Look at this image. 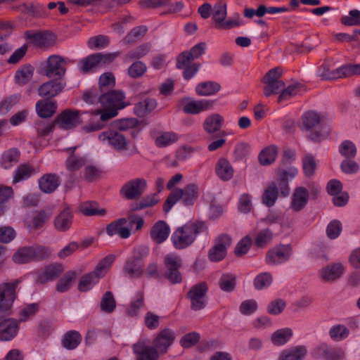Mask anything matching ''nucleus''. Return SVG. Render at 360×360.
<instances>
[{
  "label": "nucleus",
  "mask_w": 360,
  "mask_h": 360,
  "mask_svg": "<svg viewBox=\"0 0 360 360\" xmlns=\"http://www.w3.org/2000/svg\"><path fill=\"white\" fill-rule=\"evenodd\" d=\"M115 83V77L111 73H104L99 78V91L96 88L91 89L83 95V99L87 104L99 105L95 110L91 111V114H100L101 120L104 122L117 116L119 110L129 105L124 101L125 96L122 91L107 92L114 86Z\"/></svg>",
  "instance_id": "obj_1"
},
{
  "label": "nucleus",
  "mask_w": 360,
  "mask_h": 360,
  "mask_svg": "<svg viewBox=\"0 0 360 360\" xmlns=\"http://www.w3.org/2000/svg\"><path fill=\"white\" fill-rule=\"evenodd\" d=\"M205 230L206 226L202 222L188 223L176 229L171 240L176 249H184L194 242L198 234Z\"/></svg>",
  "instance_id": "obj_2"
},
{
  "label": "nucleus",
  "mask_w": 360,
  "mask_h": 360,
  "mask_svg": "<svg viewBox=\"0 0 360 360\" xmlns=\"http://www.w3.org/2000/svg\"><path fill=\"white\" fill-rule=\"evenodd\" d=\"M319 124L320 125L318 129L309 135V139L315 142H319L327 138L330 131V127L323 123V117L316 112L308 111L302 115L300 126L302 130L309 131Z\"/></svg>",
  "instance_id": "obj_3"
},
{
  "label": "nucleus",
  "mask_w": 360,
  "mask_h": 360,
  "mask_svg": "<svg viewBox=\"0 0 360 360\" xmlns=\"http://www.w3.org/2000/svg\"><path fill=\"white\" fill-rule=\"evenodd\" d=\"M227 5L220 1L216 3L212 8V18L214 26L217 29L230 30L234 27L243 26L245 22L238 13H235L226 19Z\"/></svg>",
  "instance_id": "obj_4"
},
{
  "label": "nucleus",
  "mask_w": 360,
  "mask_h": 360,
  "mask_svg": "<svg viewBox=\"0 0 360 360\" xmlns=\"http://www.w3.org/2000/svg\"><path fill=\"white\" fill-rule=\"evenodd\" d=\"M198 195V188L195 184L187 185L184 189L174 188L167 198L163 210L169 212L172 207L180 200H182L185 205H191L194 203Z\"/></svg>",
  "instance_id": "obj_5"
},
{
  "label": "nucleus",
  "mask_w": 360,
  "mask_h": 360,
  "mask_svg": "<svg viewBox=\"0 0 360 360\" xmlns=\"http://www.w3.org/2000/svg\"><path fill=\"white\" fill-rule=\"evenodd\" d=\"M148 253L146 247H137L133 250V255L129 258L124 266V273L130 278L140 277L143 272L142 259Z\"/></svg>",
  "instance_id": "obj_6"
},
{
  "label": "nucleus",
  "mask_w": 360,
  "mask_h": 360,
  "mask_svg": "<svg viewBox=\"0 0 360 360\" xmlns=\"http://www.w3.org/2000/svg\"><path fill=\"white\" fill-rule=\"evenodd\" d=\"M50 250L45 247L35 245L19 249L13 256L15 263L25 264L36 259H42L50 255Z\"/></svg>",
  "instance_id": "obj_7"
},
{
  "label": "nucleus",
  "mask_w": 360,
  "mask_h": 360,
  "mask_svg": "<svg viewBox=\"0 0 360 360\" xmlns=\"http://www.w3.org/2000/svg\"><path fill=\"white\" fill-rule=\"evenodd\" d=\"M68 61V58L58 55H52L45 62L42 68V72L49 78L63 79Z\"/></svg>",
  "instance_id": "obj_8"
},
{
  "label": "nucleus",
  "mask_w": 360,
  "mask_h": 360,
  "mask_svg": "<svg viewBox=\"0 0 360 360\" xmlns=\"http://www.w3.org/2000/svg\"><path fill=\"white\" fill-rule=\"evenodd\" d=\"M117 55V53H93L81 59L77 63V68L82 72H89L95 68L112 62Z\"/></svg>",
  "instance_id": "obj_9"
},
{
  "label": "nucleus",
  "mask_w": 360,
  "mask_h": 360,
  "mask_svg": "<svg viewBox=\"0 0 360 360\" xmlns=\"http://www.w3.org/2000/svg\"><path fill=\"white\" fill-rule=\"evenodd\" d=\"M214 101L209 99H195L192 97H184L179 101V107L184 112L197 115L213 108Z\"/></svg>",
  "instance_id": "obj_10"
},
{
  "label": "nucleus",
  "mask_w": 360,
  "mask_h": 360,
  "mask_svg": "<svg viewBox=\"0 0 360 360\" xmlns=\"http://www.w3.org/2000/svg\"><path fill=\"white\" fill-rule=\"evenodd\" d=\"M293 250L290 244H279L269 250L265 262L269 266H277L288 262L292 255Z\"/></svg>",
  "instance_id": "obj_11"
},
{
  "label": "nucleus",
  "mask_w": 360,
  "mask_h": 360,
  "mask_svg": "<svg viewBox=\"0 0 360 360\" xmlns=\"http://www.w3.org/2000/svg\"><path fill=\"white\" fill-rule=\"evenodd\" d=\"M98 140L104 145H108L119 151L129 150V142L125 136L120 131L112 127L108 131L101 133Z\"/></svg>",
  "instance_id": "obj_12"
},
{
  "label": "nucleus",
  "mask_w": 360,
  "mask_h": 360,
  "mask_svg": "<svg viewBox=\"0 0 360 360\" xmlns=\"http://www.w3.org/2000/svg\"><path fill=\"white\" fill-rule=\"evenodd\" d=\"M17 283L0 284V316L8 311L16 297Z\"/></svg>",
  "instance_id": "obj_13"
},
{
  "label": "nucleus",
  "mask_w": 360,
  "mask_h": 360,
  "mask_svg": "<svg viewBox=\"0 0 360 360\" xmlns=\"http://www.w3.org/2000/svg\"><path fill=\"white\" fill-rule=\"evenodd\" d=\"M281 74L282 72L278 68H273L267 72L263 80L265 84L264 94L266 96L278 94L283 89L284 83L279 79Z\"/></svg>",
  "instance_id": "obj_14"
},
{
  "label": "nucleus",
  "mask_w": 360,
  "mask_h": 360,
  "mask_svg": "<svg viewBox=\"0 0 360 360\" xmlns=\"http://www.w3.org/2000/svg\"><path fill=\"white\" fill-rule=\"evenodd\" d=\"M231 245V239L228 235L219 236L214 245L211 248L208 252V258L212 262H219L226 255L227 249Z\"/></svg>",
  "instance_id": "obj_15"
},
{
  "label": "nucleus",
  "mask_w": 360,
  "mask_h": 360,
  "mask_svg": "<svg viewBox=\"0 0 360 360\" xmlns=\"http://www.w3.org/2000/svg\"><path fill=\"white\" fill-rule=\"evenodd\" d=\"M165 266L167 269L166 277L172 283H179L181 281V275L179 269L181 265L180 257L175 254H168L165 258Z\"/></svg>",
  "instance_id": "obj_16"
},
{
  "label": "nucleus",
  "mask_w": 360,
  "mask_h": 360,
  "mask_svg": "<svg viewBox=\"0 0 360 360\" xmlns=\"http://www.w3.org/2000/svg\"><path fill=\"white\" fill-rule=\"evenodd\" d=\"M345 270V266L342 263H330L320 269L318 275L323 282L331 283L340 278Z\"/></svg>",
  "instance_id": "obj_17"
},
{
  "label": "nucleus",
  "mask_w": 360,
  "mask_h": 360,
  "mask_svg": "<svg viewBox=\"0 0 360 360\" xmlns=\"http://www.w3.org/2000/svg\"><path fill=\"white\" fill-rule=\"evenodd\" d=\"M82 123L81 113L79 110H65L57 117L56 124L63 129L75 128Z\"/></svg>",
  "instance_id": "obj_18"
},
{
  "label": "nucleus",
  "mask_w": 360,
  "mask_h": 360,
  "mask_svg": "<svg viewBox=\"0 0 360 360\" xmlns=\"http://www.w3.org/2000/svg\"><path fill=\"white\" fill-rule=\"evenodd\" d=\"M207 286L205 283L194 285L188 292V296L191 300V307L194 310H200L205 307V294Z\"/></svg>",
  "instance_id": "obj_19"
},
{
  "label": "nucleus",
  "mask_w": 360,
  "mask_h": 360,
  "mask_svg": "<svg viewBox=\"0 0 360 360\" xmlns=\"http://www.w3.org/2000/svg\"><path fill=\"white\" fill-rule=\"evenodd\" d=\"M176 338L175 332L170 328L162 330L153 340V345L159 353H165Z\"/></svg>",
  "instance_id": "obj_20"
},
{
  "label": "nucleus",
  "mask_w": 360,
  "mask_h": 360,
  "mask_svg": "<svg viewBox=\"0 0 360 360\" xmlns=\"http://www.w3.org/2000/svg\"><path fill=\"white\" fill-rule=\"evenodd\" d=\"M146 187V181L143 179H136L125 184L122 189V195L127 199H134L140 195Z\"/></svg>",
  "instance_id": "obj_21"
},
{
  "label": "nucleus",
  "mask_w": 360,
  "mask_h": 360,
  "mask_svg": "<svg viewBox=\"0 0 360 360\" xmlns=\"http://www.w3.org/2000/svg\"><path fill=\"white\" fill-rule=\"evenodd\" d=\"M25 36L32 43L41 48L53 46L56 42V36L49 32H34L29 31L25 33Z\"/></svg>",
  "instance_id": "obj_22"
},
{
  "label": "nucleus",
  "mask_w": 360,
  "mask_h": 360,
  "mask_svg": "<svg viewBox=\"0 0 360 360\" xmlns=\"http://www.w3.org/2000/svg\"><path fill=\"white\" fill-rule=\"evenodd\" d=\"M63 271V266L59 264L46 266L36 272L35 281L38 283H45L58 276Z\"/></svg>",
  "instance_id": "obj_23"
},
{
  "label": "nucleus",
  "mask_w": 360,
  "mask_h": 360,
  "mask_svg": "<svg viewBox=\"0 0 360 360\" xmlns=\"http://www.w3.org/2000/svg\"><path fill=\"white\" fill-rule=\"evenodd\" d=\"M64 79H53L41 84L39 88V95L41 97H54L65 86Z\"/></svg>",
  "instance_id": "obj_24"
},
{
  "label": "nucleus",
  "mask_w": 360,
  "mask_h": 360,
  "mask_svg": "<svg viewBox=\"0 0 360 360\" xmlns=\"http://www.w3.org/2000/svg\"><path fill=\"white\" fill-rule=\"evenodd\" d=\"M133 351L136 360H158L159 352L155 347L146 345L143 342L134 345Z\"/></svg>",
  "instance_id": "obj_25"
},
{
  "label": "nucleus",
  "mask_w": 360,
  "mask_h": 360,
  "mask_svg": "<svg viewBox=\"0 0 360 360\" xmlns=\"http://www.w3.org/2000/svg\"><path fill=\"white\" fill-rule=\"evenodd\" d=\"M19 330L18 321L8 319L0 323V340L10 341L18 334Z\"/></svg>",
  "instance_id": "obj_26"
},
{
  "label": "nucleus",
  "mask_w": 360,
  "mask_h": 360,
  "mask_svg": "<svg viewBox=\"0 0 360 360\" xmlns=\"http://www.w3.org/2000/svg\"><path fill=\"white\" fill-rule=\"evenodd\" d=\"M298 174V170L295 167H290L286 169L278 171V179L276 181L281 186L280 190L283 195L289 193L288 182L294 179Z\"/></svg>",
  "instance_id": "obj_27"
},
{
  "label": "nucleus",
  "mask_w": 360,
  "mask_h": 360,
  "mask_svg": "<svg viewBox=\"0 0 360 360\" xmlns=\"http://www.w3.org/2000/svg\"><path fill=\"white\" fill-rule=\"evenodd\" d=\"M309 200V191L304 187H297L294 191L290 208L298 212L304 209Z\"/></svg>",
  "instance_id": "obj_28"
},
{
  "label": "nucleus",
  "mask_w": 360,
  "mask_h": 360,
  "mask_svg": "<svg viewBox=\"0 0 360 360\" xmlns=\"http://www.w3.org/2000/svg\"><path fill=\"white\" fill-rule=\"evenodd\" d=\"M307 354V349L305 346L297 345L281 352L278 360H304Z\"/></svg>",
  "instance_id": "obj_29"
},
{
  "label": "nucleus",
  "mask_w": 360,
  "mask_h": 360,
  "mask_svg": "<svg viewBox=\"0 0 360 360\" xmlns=\"http://www.w3.org/2000/svg\"><path fill=\"white\" fill-rule=\"evenodd\" d=\"M126 223V219H119L118 220H116L107 226L106 233L110 236L117 234L122 238H127L129 237L131 233L129 229L125 226Z\"/></svg>",
  "instance_id": "obj_30"
},
{
  "label": "nucleus",
  "mask_w": 360,
  "mask_h": 360,
  "mask_svg": "<svg viewBox=\"0 0 360 360\" xmlns=\"http://www.w3.org/2000/svg\"><path fill=\"white\" fill-rule=\"evenodd\" d=\"M169 233L170 228L169 225L163 221H159L153 226L150 236L156 243H162L167 239Z\"/></svg>",
  "instance_id": "obj_31"
},
{
  "label": "nucleus",
  "mask_w": 360,
  "mask_h": 360,
  "mask_svg": "<svg viewBox=\"0 0 360 360\" xmlns=\"http://www.w3.org/2000/svg\"><path fill=\"white\" fill-rule=\"evenodd\" d=\"M224 123V118L218 113H213L208 115L204 122L203 129L208 134H214L219 131Z\"/></svg>",
  "instance_id": "obj_32"
},
{
  "label": "nucleus",
  "mask_w": 360,
  "mask_h": 360,
  "mask_svg": "<svg viewBox=\"0 0 360 360\" xmlns=\"http://www.w3.org/2000/svg\"><path fill=\"white\" fill-rule=\"evenodd\" d=\"M215 172L217 176L223 181L230 180L234 173L233 168L229 161L223 158L217 161L215 166Z\"/></svg>",
  "instance_id": "obj_33"
},
{
  "label": "nucleus",
  "mask_w": 360,
  "mask_h": 360,
  "mask_svg": "<svg viewBox=\"0 0 360 360\" xmlns=\"http://www.w3.org/2000/svg\"><path fill=\"white\" fill-rule=\"evenodd\" d=\"M293 336L290 328L285 327L276 330L271 335V341L274 345L283 346L288 343Z\"/></svg>",
  "instance_id": "obj_34"
},
{
  "label": "nucleus",
  "mask_w": 360,
  "mask_h": 360,
  "mask_svg": "<svg viewBox=\"0 0 360 360\" xmlns=\"http://www.w3.org/2000/svg\"><path fill=\"white\" fill-rule=\"evenodd\" d=\"M59 186V179L56 175L47 174L39 180V186L46 193L53 192Z\"/></svg>",
  "instance_id": "obj_35"
},
{
  "label": "nucleus",
  "mask_w": 360,
  "mask_h": 360,
  "mask_svg": "<svg viewBox=\"0 0 360 360\" xmlns=\"http://www.w3.org/2000/svg\"><path fill=\"white\" fill-rule=\"evenodd\" d=\"M72 214L69 208L64 209L55 219L54 225L59 231L69 229L72 224Z\"/></svg>",
  "instance_id": "obj_36"
},
{
  "label": "nucleus",
  "mask_w": 360,
  "mask_h": 360,
  "mask_svg": "<svg viewBox=\"0 0 360 360\" xmlns=\"http://www.w3.org/2000/svg\"><path fill=\"white\" fill-rule=\"evenodd\" d=\"M220 89V84L212 81L201 82L195 86V92L200 96H212L219 92Z\"/></svg>",
  "instance_id": "obj_37"
},
{
  "label": "nucleus",
  "mask_w": 360,
  "mask_h": 360,
  "mask_svg": "<svg viewBox=\"0 0 360 360\" xmlns=\"http://www.w3.org/2000/svg\"><path fill=\"white\" fill-rule=\"evenodd\" d=\"M56 108V103L52 101L41 100L36 103L37 114L44 118L51 117L55 113Z\"/></svg>",
  "instance_id": "obj_38"
},
{
  "label": "nucleus",
  "mask_w": 360,
  "mask_h": 360,
  "mask_svg": "<svg viewBox=\"0 0 360 360\" xmlns=\"http://www.w3.org/2000/svg\"><path fill=\"white\" fill-rule=\"evenodd\" d=\"M20 153L17 149L11 148L5 151L0 158V165L5 169H8L15 165L19 160Z\"/></svg>",
  "instance_id": "obj_39"
},
{
  "label": "nucleus",
  "mask_w": 360,
  "mask_h": 360,
  "mask_svg": "<svg viewBox=\"0 0 360 360\" xmlns=\"http://www.w3.org/2000/svg\"><path fill=\"white\" fill-rule=\"evenodd\" d=\"M116 256L110 254L102 259L96 266L94 271H92L99 279L104 277L110 270L112 264L115 262Z\"/></svg>",
  "instance_id": "obj_40"
},
{
  "label": "nucleus",
  "mask_w": 360,
  "mask_h": 360,
  "mask_svg": "<svg viewBox=\"0 0 360 360\" xmlns=\"http://www.w3.org/2000/svg\"><path fill=\"white\" fill-rule=\"evenodd\" d=\"M179 139L177 134L173 131H163L158 133L155 137V143L158 148L167 147Z\"/></svg>",
  "instance_id": "obj_41"
},
{
  "label": "nucleus",
  "mask_w": 360,
  "mask_h": 360,
  "mask_svg": "<svg viewBox=\"0 0 360 360\" xmlns=\"http://www.w3.org/2000/svg\"><path fill=\"white\" fill-rule=\"evenodd\" d=\"M304 91V87L299 83H292L286 88L283 87L280 91L278 101L282 103L283 101L289 100L291 97L301 94Z\"/></svg>",
  "instance_id": "obj_42"
},
{
  "label": "nucleus",
  "mask_w": 360,
  "mask_h": 360,
  "mask_svg": "<svg viewBox=\"0 0 360 360\" xmlns=\"http://www.w3.org/2000/svg\"><path fill=\"white\" fill-rule=\"evenodd\" d=\"M50 215V213H46L45 211L34 213L32 217H28L26 219L28 229L32 230L41 228Z\"/></svg>",
  "instance_id": "obj_43"
},
{
  "label": "nucleus",
  "mask_w": 360,
  "mask_h": 360,
  "mask_svg": "<svg viewBox=\"0 0 360 360\" xmlns=\"http://www.w3.org/2000/svg\"><path fill=\"white\" fill-rule=\"evenodd\" d=\"M157 106V102L154 98H146L139 102L134 107V112L139 117H144L152 112Z\"/></svg>",
  "instance_id": "obj_44"
},
{
  "label": "nucleus",
  "mask_w": 360,
  "mask_h": 360,
  "mask_svg": "<svg viewBox=\"0 0 360 360\" xmlns=\"http://www.w3.org/2000/svg\"><path fill=\"white\" fill-rule=\"evenodd\" d=\"M100 279L92 271L83 275L78 283V290L80 292H87L99 282Z\"/></svg>",
  "instance_id": "obj_45"
},
{
  "label": "nucleus",
  "mask_w": 360,
  "mask_h": 360,
  "mask_svg": "<svg viewBox=\"0 0 360 360\" xmlns=\"http://www.w3.org/2000/svg\"><path fill=\"white\" fill-rule=\"evenodd\" d=\"M81 212L86 216H104L106 210L98 205L96 202H84L80 205Z\"/></svg>",
  "instance_id": "obj_46"
},
{
  "label": "nucleus",
  "mask_w": 360,
  "mask_h": 360,
  "mask_svg": "<svg viewBox=\"0 0 360 360\" xmlns=\"http://www.w3.org/2000/svg\"><path fill=\"white\" fill-rule=\"evenodd\" d=\"M13 196V190L11 186H0V215L8 208Z\"/></svg>",
  "instance_id": "obj_47"
},
{
  "label": "nucleus",
  "mask_w": 360,
  "mask_h": 360,
  "mask_svg": "<svg viewBox=\"0 0 360 360\" xmlns=\"http://www.w3.org/2000/svg\"><path fill=\"white\" fill-rule=\"evenodd\" d=\"M278 148L271 145L264 148L259 155V161L262 165H269L273 163L276 158Z\"/></svg>",
  "instance_id": "obj_48"
},
{
  "label": "nucleus",
  "mask_w": 360,
  "mask_h": 360,
  "mask_svg": "<svg viewBox=\"0 0 360 360\" xmlns=\"http://www.w3.org/2000/svg\"><path fill=\"white\" fill-rule=\"evenodd\" d=\"M278 186L281 187L279 184H278L276 181L271 183L267 188L265 190L264 194H263V202L269 206L271 207L274 205L276 202V200L278 198Z\"/></svg>",
  "instance_id": "obj_49"
},
{
  "label": "nucleus",
  "mask_w": 360,
  "mask_h": 360,
  "mask_svg": "<svg viewBox=\"0 0 360 360\" xmlns=\"http://www.w3.org/2000/svg\"><path fill=\"white\" fill-rule=\"evenodd\" d=\"M81 340L82 337L77 331H69L64 335L62 345L68 349H73L79 345Z\"/></svg>",
  "instance_id": "obj_50"
},
{
  "label": "nucleus",
  "mask_w": 360,
  "mask_h": 360,
  "mask_svg": "<svg viewBox=\"0 0 360 360\" xmlns=\"http://www.w3.org/2000/svg\"><path fill=\"white\" fill-rule=\"evenodd\" d=\"M328 333L332 340L339 342L349 336V330L345 325L336 324L330 328Z\"/></svg>",
  "instance_id": "obj_51"
},
{
  "label": "nucleus",
  "mask_w": 360,
  "mask_h": 360,
  "mask_svg": "<svg viewBox=\"0 0 360 360\" xmlns=\"http://www.w3.org/2000/svg\"><path fill=\"white\" fill-rule=\"evenodd\" d=\"M273 282V277L270 273L262 272L256 276L254 280V286L258 290L269 288Z\"/></svg>",
  "instance_id": "obj_52"
},
{
  "label": "nucleus",
  "mask_w": 360,
  "mask_h": 360,
  "mask_svg": "<svg viewBox=\"0 0 360 360\" xmlns=\"http://www.w3.org/2000/svg\"><path fill=\"white\" fill-rule=\"evenodd\" d=\"M33 172L34 169L30 165H20L15 171L13 182L16 184L27 179Z\"/></svg>",
  "instance_id": "obj_53"
},
{
  "label": "nucleus",
  "mask_w": 360,
  "mask_h": 360,
  "mask_svg": "<svg viewBox=\"0 0 360 360\" xmlns=\"http://www.w3.org/2000/svg\"><path fill=\"white\" fill-rule=\"evenodd\" d=\"M143 306V295L141 292H137L131 299L130 304L127 309V312L131 316H136Z\"/></svg>",
  "instance_id": "obj_54"
},
{
  "label": "nucleus",
  "mask_w": 360,
  "mask_h": 360,
  "mask_svg": "<svg viewBox=\"0 0 360 360\" xmlns=\"http://www.w3.org/2000/svg\"><path fill=\"white\" fill-rule=\"evenodd\" d=\"M75 276V273L73 271L66 273L57 283L56 290L59 292L68 291L72 285Z\"/></svg>",
  "instance_id": "obj_55"
},
{
  "label": "nucleus",
  "mask_w": 360,
  "mask_h": 360,
  "mask_svg": "<svg viewBox=\"0 0 360 360\" xmlns=\"http://www.w3.org/2000/svg\"><path fill=\"white\" fill-rule=\"evenodd\" d=\"M339 152L346 159L354 158L356 155V147L351 141L345 140L340 143Z\"/></svg>",
  "instance_id": "obj_56"
},
{
  "label": "nucleus",
  "mask_w": 360,
  "mask_h": 360,
  "mask_svg": "<svg viewBox=\"0 0 360 360\" xmlns=\"http://www.w3.org/2000/svg\"><path fill=\"white\" fill-rule=\"evenodd\" d=\"M147 30V27L144 25L134 27L125 37L124 43L131 44L137 41L146 34Z\"/></svg>",
  "instance_id": "obj_57"
},
{
  "label": "nucleus",
  "mask_w": 360,
  "mask_h": 360,
  "mask_svg": "<svg viewBox=\"0 0 360 360\" xmlns=\"http://www.w3.org/2000/svg\"><path fill=\"white\" fill-rule=\"evenodd\" d=\"M20 99V96L18 94L12 95L3 99L0 102V115L7 114L19 102Z\"/></svg>",
  "instance_id": "obj_58"
},
{
  "label": "nucleus",
  "mask_w": 360,
  "mask_h": 360,
  "mask_svg": "<svg viewBox=\"0 0 360 360\" xmlns=\"http://www.w3.org/2000/svg\"><path fill=\"white\" fill-rule=\"evenodd\" d=\"M139 122L136 118H124L118 120L111 124V127L117 131H125L137 126Z\"/></svg>",
  "instance_id": "obj_59"
},
{
  "label": "nucleus",
  "mask_w": 360,
  "mask_h": 360,
  "mask_svg": "<svg viewBox=\"0 0 360 360\" xmlns=\"http://www.w3.org/2000/svg\"><path fill=\"white\" fill-rule=\"evenodd\" d=\"M286 307V302L283 299H276L271 301L266 306V312L270 315L281 314Z\"/></svg>",
  "instance_id": "obj_60"
},
{
  "label": "nucleus",
  "mask_w": 360,
  "mask_h": 360,
  "mask_svg": "<svg viewBox=\"0 0 360 360\" xmlns=\"http://www.w3.org/2000/svg\"><path fill=\"white\" fill-rule=\"evenodd\" d=\"M253 208L252 197L248 193H243L240 195L238 201V209L240 213L248 214Z\"/></svg>",
  "instance_id": "obj_61"
},
{
  "label": "nucleus",
  "mask_w": 360,
  "mask_h": 360,
  "mask_svg": "<svg viewBox=\"0 0 360 360\" xmlns=\"http://www.w3.org/2000/svg\"><path fill=\"white\" fill-rule=\"evenodd\" d=\"M236 285V276L231 274H224L219 280V287L225 292L233 290Z\"/></svg>",
  "instance_id": "obj_62"
},
{
  "label": "nucleus",
  "mask_w": 360,
  "mask_h": 360,
  "mask_svg": "<svg viewBox=\"0 0 360 360\" xmlns=\"http://www.w3.org/2000/svg\"><path fill=\"white\" fill-rule=\"evenodd\" d=\"M272 238V232L269 229H264L256 236L255 243L257 247L264 248L271 241Z\"/></svg>",
  "instance_id": "obj_63"
},
{
  "label": "nucleus",
  "mask_w": 360,
  "mask_h": 360,
  "mask_svg": "<svg viewBox=\"0 0 360 360\" xmlns=\"http://www.w3.org/2000/svg\"><path fill=\"white\" fill-rule=\"evenodd\" d=\"M340 74L338 77H347L353 75H360V64H347L340 67Z\"/></svg>",
  "instance_id": "obj_64"
}]
</instances>
